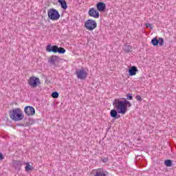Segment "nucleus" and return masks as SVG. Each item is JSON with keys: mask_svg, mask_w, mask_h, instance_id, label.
<instances>
[{"mask_svg": "<svg viewBox=\"0 0 176 176\" xmlns=\"http://www.w3.org/2000/svg\"><path fill=\"white\" fill-rule=\"evenodd\" d=\"M25 171H31L32 170V166L30 164V163H26V166L25 167Z\"/></svg>", "mask_w": 176, "mask_h": 176, "instance_id": "aec40b11", "label": "nucleus"}, {"mask_svg": "<svg viewBox=\"0 0 176 176\" xmlns=\"http://www.w3.org/2000/svg\"><path fill=\"white\" fill-rule=\"evenodd\" d=\"M58 49V47L57 45H54L52 46V44H49L47 47H46V50L47 52H48L49 53L50 52H53V53H57V50Z\"/></svg>", "mask_w": 176, "mask_h": 176, "instance_id": "1a4fd4ad", "label": "nucleus"}, {"mask_svg": "<svg viewBox=\"0 0 176 176\" xmlns=\"http://www.w3.org/2000/svg\"><path fill=\"white\" fill-rule=\"evenodd\" d=\"M88 14L90 17H94V19H98V17H100V12L94 8L89 9Z\"/></svg>", "mask_w": 176, "mask_h": 176, "instance_id": "6e6552de", "label": "nucleus"}, {"mask_svg": "<svg viewBox=\"0 0 176 176\" xmlns=\"http://www.w3.org/2000/svg\"><path fill=\"white\" fill-rule=\"evenodd\" d=\"M124 50L126 52V53L130 52V50L129 49H126V48H124Z\"/></svg>", "mask_w": 176, "mask_h": 176, "instance_id": "bb28decb", "label": "nucleus"}, {"mask_svg": "<svg viewBox=\"0 0 176 176\" xmlns=\"http://www.w3.org/2000/svg\"><path fill=\"white\" fill-rule=\"evenodd\" d=\"M164 164L166 167H171L173 166V161L171 160H166L164 161Z\"/></svg>", "mask_w": 176, "mask_h": 176, "instance_id": "f3484780", "label": "nucleus"}, {"mask_svg": "<svg viewBox=\"0 0 176 176\" xmlns=\"http://www.w3.org/2000/svg\"><path fill=\"white\" fill-rule=\"evenodd\" d=\"M126 100H133V96H131V94H128L126 95Z\"/></svg>", "mask_w": 176, "mask_h": 176, "instance_id": "5701e85b", "label": "nucleus"}, {"mask_svg": "<svg viewBox=\"0 0 176 176\" xmlns=\"http://www.w3.org/2000/svg\"><path fill=\"white\" fill-rule=\"evenodd\" d=\"M146 27H147V28H151L152 30V25L151 23H146Z\"/></svg>", "mask_w": 176, "mask_h": 176, "instance_id": "393cba45", "label": "nucleus"}, {"mask_svg": "<svg viewBox=\"0 0 176 176\" xmlns=\"http://www.w3.org/2000/svg\"><path fill=\"white\" fill-rule=\"evenodd\" d=\"M0 160H3V155L0 153Z\"/></svg>", "mask_w": 176, "mask_h": 176, "instance_id": "a878e982", "label": "nucleus"}, {"mask_svg": "<svg viewBox=\"0 0 176 176\" xmlns=\"http://www.w3.org/2000/svg\"><path fill=\"white\" fill-rule=\"evenodd\" d=\"M137 72H138V69H137V67L132 66L129 69V74L130 76H134V75H137Z\"/></svg>", "mask_w": 176, "mask_h": 176, "instance_id": "f8f14e48", "label": "nucleus"}, {"mask_svg": "<svg viewBox=\"0 0 176 176\" xmlns=\"http://www.w3.org/2000/svg\"><path fill=\"white\" fill-rule=\"evenodd\" d=\"M52 98H58V92L55 91L52 94Z\"/></svg>", "mask_w": 176, "mask_h": 176, "instance_id": "4be33fe9", "label": "nucleus"}, {"mask_svg": "<svg viewBox=\"0 0 176 176\" xmlns=\"http://www.w3.org/2000/svg\"><path fill=\"white\" fill-rule=\"evenodd\" d=\"M10 118L12 120H14V122H20V120L24 119V114L21 109L16 108L10 111Z\"/></svg>", "mask_w": 176, "mask_h": 176, "instance_id": "f03ea898", "label": "nucleus"}, {"mask_svg": "<svg viewBox=\"0 0 176 176\" xmlns=\"http://www.w3.org/2000/svg\"><path fill=\"white\" fill-rule=\"evenodd\" d=\"M113 105L114 107V109H116L118 113L124 115L126 112H127V108H130L131 107V102L126 99L124 100L115 99L113 102Z\"/></svg>", "mask_w": 176, "mask_h": 176, "instance_id": "f257e3e1", "label": "nucleus"}, {"mask_svg": "<svg viewBox=\"0 0 176 176\" xmlns=\"http://www.w3.org/2000/svg\"><path fill=\"white\" fill-rule=\"evenodd\" d=\"M12 164L16 170H20L22 164L20 161H13Z\"/></svg>", "mask_w": 176, "mask_h": 176, "instance_id": "ddd939ff", "label": "nucleus"}, {"mask_svg": "<svg viewBox=\"0 0 176 176\" xmlns=\"http://www.w3.org/2000/svg\"><path fill=\"white\" fill-rule=\"evenodd\" d=\"M96 8L99 12H104L107 9V6L104 3L99 2L97 3Z\"/></svg>", "mask_w": 176, "mask_h": 176, "instance_id": "9d476101", "label": "nucleus"}, {"mask_svg": "<svg viewBox=\"0 0 176 176\" xmlns=\"http://www.w3.org/2000/svg\"><path fill=\"white\" fill-rule=\"evenodd\" d=\"M58 60V56H52L49 60V63L52 64V65H56V61Z\"/></svg>", "mask_w": 176, "mask_h": 176, "instance_id": "4468645a", "label": "nucleus"}, {"mask_svg": "<svg viewBox=\"0 0 176 176\" xmlns=\"http://www.w3.org/2000/svg\"><path fill=\"white\" fill-rule=\"evenodd\" d=\"M48 19L52 20V21H57L60 19V12L54 8H51L47 12Z\"/></svg>", "mask_w": 176, "mask_h": 176, "instance_id": "7ed1b4c3", "label": "nucleus"}, {"mask_svg": "<svg viewBox=\"0 0 176 176\" xmlns=\"http://www.w3.org/2000/svg\"><path fill=\"white\" fill-rule=\"evenodd\" d=\"M58 2L60 3L61 8L64 9V10H66V9L68 8V6L67 5V1H65V0H58Z\"/></svg>", "mask_w": 176, "mask_h": 176, "instance_id": "2eb2a0df", "label": "nucleus"}, {"mask_svg": "<svg viewBox=\"0 0 176 176\" xmlns=\"http://www.w3.org/2000/svg\"><path fill=\"white\" fill-rule=\"evenodd\" d=\"M28 84L30 87L35 89V87H38V85H41V80L35 76L30 77L28 80Z\"/></svg>", "mask_w": 176, "mask_h": 176, "instance_id": "39448f33", "label": "nucleus"}, {"mask_svg": "<svg viewBox=\"0 0 176 176\" xmlns=\"http://www.w3.org/2000/svg\"><path fill=\"white\" fill-rule=\"evenodd\" d=\"M158 45L160 46H163V45H164V39H163V38H158Z\"/></svg>", "mask_w": 176, "mask_h": 176, "instance_id": "412c9836", "label": "nucleus"}, {"mask_svg": "<svg viewBox=\"0 0 176 176\" xmlns=\"http://www.w3.org/2000/svg\"><path fill=\"white\" fill-rule=\"evenodd\" d=\"M137 101H142V98H141V96L140 95H137L136 97H135Z\"/></svg>", "mask_w": 176, "mask_h": 176, "instance_id": "b1692460", "label": "nucleus"}, {"mask_svg": "<svg viewBox=\"0 0 176 176\" xmlns=\"http://www.w3.org/2000/svg\"><path fill=\"white\" fill-rule=\"evenodd\" d=\"M84 27L87 31H93L97 28V22L93 19H88L85 22Z\"/></svg>", "mask_w": 176, "mask_h": 176, "instance_id": "20e7f679", "label": "nucleus"}, {"mask_svg": "<svg viewBox=\"0 0 176 176\" xmlns=\"http://www.w3.org/2000/svg\"><path fill=\"white\" fill-rule=\"evenodd\" d=\"M151 43L153 45V46H157V45H159V41L157 38H154L151 40Z\"/></svg>", "mask_w": 176, "mask_h": 176, "instance_id": "a211bd4d", "label": "nucleus"}, {"mask_svg": "<svg viewBox=\"0 0 176 176\" xmlns=\"http://www.w3.org/2000/svg\"><path fill=\"white\" fill-rule=\"evenodd\" d=\"M57 53H59V54H64V53H65V49L63 47H58Z\"/></svg>", "mask_w": 176, "mask_h": 176, "instance_id": "6ab92c4d", "label": "nucleus"}, {"mask_svg": "<svg viewBox=\"0 0 176 176\" xmlns=\"http://www.w3.org/2000/svg\"><path fill=\"white\" fill-rule=\"evenodd\" d=\"M24 112L28 116H34L35 115V109L31 106H26Z\"/></svg>", "mask_w": 176, "mask_h": 176, "instance_id": "0eeeda50", "label": "nucleus"}, {"mask_svg": "<svg viewBox=\"0 0 176 176\" xmlns=\"http://www.w3.org/2000/svg\"><path fill=\"white\" fill-rule=\"evenodd\" d=\"M118 111H116V109H112L110 111V116L111 118H115L116 119H119V117H118Z\"/></svg>", "mask_w": 176, "mask_h": 176, "instance_id": "dca6fc26", "label": "nucleus"}, {"mask_svg": "<svg viewBox=\"0 0 176 176\" xmlns=\"http://www.w3.org/2000/svg\"><path fill=\"white\" fill-rule=\"evenodd\" d=\"M94 176H108V172L104 169H98L96 170Z\"/></svg>", "mask_w": 176, "mask_h": 176, "instance_id": "9b49d317", "label": "nucleus"}, {"mask_svg": "<svg viewBox=\"0 0 176 176\" xmlns=\"http://www.w3.org/2000/svg\"><path fill=\"white\" fill-rule=\"evenodd\" d=\"M76 75L78 79L83 80L87 78V71L84 68L78 69L76 71Z\"/></svg>", "mask_w": 176, "mask_h": 176, "instance_id": "423d86ee", "label": "nucleus"}, {"mask_svg": "<svg viewBox=\"0 0 176 176\" xmlns=\"http://www.w3.org/2000/svg\"><path fill=\"white\" fill-rule=\"evenodd\" d=\"M127 47V45H124V47Z\"/></svg>", "mask_w": 176, "mask_h": 176, "instance_id": "cd10ccee", "label": "nucleus"}]
</instances>
